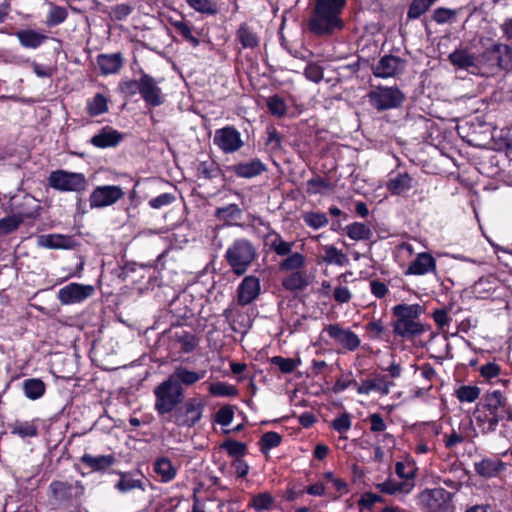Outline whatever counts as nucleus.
<instances>
[{"mask_svg":"<svg viewBox=\"0 0 512 512\" xmlns=\"http://www.w3.org/2000/svg\"><path fill=\"white\" fill-rule=\"evenodd\" d=\"M430 273L435 276L438 275L436 259L429 252L418 253L405 271V275L416 276H422Z\"/></svg>","mask_w":512,"mask_h":512,"instance_id":"obj_15","label":"nucleus"},{"mask_svg":"<svg viewBox=\"0 0 512 512\" xmlns=\"http://www.w3.org/2000/svg\"><path fill=\"white\" fill-rule=\"evenodd\" d=\"M393 330L401 337L412 338L421 335L425 331V326L417 319H396Z\"/></svg>","mask_w":512,"mask_h":512,"instance_id":"obj_22","label":"nucleus"},{"mask_svg":"<svg viewBox=\"0 0 512 512\" xmlns=\"http://www.w3.org/2000/svg\"><path fill=\"white\" fill-rule=\"evenodd\" d=\"M92 285L70 283L58 291V300L63 305L81 303L94 294Z\"/></svg>","mask_w":512,"mask_h":512,"instance_id":"obj_10","label":"nucleus"},{"mask_svg":"<svg viewBox=\"0 0 512 512\" xmlns=\"http://www.w3.org/2000/svg\"><path fill=\"white\" fill-rule=\"evenodd\" d=\"M256 248L245 238L234 240L226 249L225 259L231 270L238 276L243 275L256 258Z\"/></svg>","mask_w":512,"mask_h":512,"instance_id":"obj_2","label":"nucleus"},{"mask_svg":"<svg viewBox=\"0 0 512 512\" xmlns=\"http://www.w3.org/2000/svg\"><path fill=\"white\" fill-rule=\"evenodd\" d=\"M305 224L313 229H319L328 224V218L324 213L307 212L303 215Z\"/></svg>","mask_w":512,"mask_h":512,"instance_id":"obj_50","label":"nucleus"},{"mask_svg":"<svg viewBox=\"0 0 512 512\" xmlns=\"http://www.w3.org/2000/svg\"><path fill=\"white\" fill-rule=\"evenodd\" d=\"M213 142L224 153H234L243 146L241 134L233 126L217 129Z\"/></svg>","mask_w":512,"mask_h":512,"instance_id":"obj_8","label":"nucleus"},{"mask_svg":"<svg viewBox=\"0 0 512 512\" xmlns=\"http://www.w3.org/2000/svg\"><path fill=\"white\" fill-rule=\"evenodd\" d=\"M281 439V436L277 432L270 431L263 434L260 439L261 451L267 453L272 448L279 446Z\"/></svg>","mask_w":512,"mask_h":512,"instance_id":"obj_52","label":"nucleus"},{"mask_svg":"<svg viewBox=\"0 0 512 512\" xmlns=\"http://www.w3.org/2000/svg\"><path fill=\"white\" fill-rule=\"evenodd\" d=\"M149 485V481L144 477L141 479H130V498L137 502L141 508L149 507L152 502L151 494L146 491Z\"/></svg>","mask_w":512,"mask_h":512,"instance_id":"obj_20","label":"nucleus"},{"mask_svg":"<svg viewBox=\"0 0 512 512\" xmlns=\"http://www.w3.org/2000/svg\"><path fill=\"white\" fill-rule=\"evenodd\" d=\"M234 417V411L232 407L225 406L220 408L216 413V422L222 426H228Z\"/></svg>","mask_w":512,"mask_h":512,"instance_id":"obj_61","label":"nucleus"},{"mask_svg":"<svg viewBox=\"0 0 512 512\" xmlns=\"http://www.w3.org/2000/svg\"><path fill=\"white\" fill-rule=\"evenodd\" d=\"M351 425L352 421L348 413L341 414L331 423L332 428L340 434L346 433L351 428Z\"/></svg>","mask_w":512,"mask_h":512,"instance_id":"obj_59","label":"nucleus"},{"mask_svg":"<svg viewBox=\"0 0 512 512\" xmlns=\"http://www.w3.org/2000/svg\"><path fill=\"white\" fill-rule=\"evenodd\" d=\"M97 64L104 75L116 73L122 66L121 54H100L97 57Z\"/></svg>","mask_w":512,"mask_h":512,"instance_id":"obj_29","label":"nucleus"},{"mask_svg":"<svg viewBox=\"0 0 512 512\" xmlns=\"http://www.w3.org/2000/svg\"><path fill=\"white\" fill-rule=\"evenodd\" d=\"M261 286L257 277H245L237 288V300L242 306L252 303L260 294Z\"/></svg>","mask_w":512,"mask_h":512,"instance_id":"obj_17","label":"nucleus"},{"mask_svg":"<svg viewBox=\"0 0 512 512\" xmlns=\"http://www.w3.org/2000/svg\"><path fill=\"white\" fill-rule=\"evenodd\" d=\"M383 502V498L375 493L366 492L361 495L358 503L360 506L371 509L376 503Z\"/></svg>","mask_w":512,"mask_h":512,"instance_id":"obj_63","label":"nucleus"},{"mask_svg":"<svg viewBox=\"0 0 512 512\" xmlns=\"http://www.w3.org/2000/svg\"><path fill=\"white\" fill-rule=\"evenodd\" d=\"M345 0H316L309 29L316 35H326L336 29H341L343 22L340 14L344 8Z\"/></svg>","mask_w":512,"mask_h":512,"instance_id":"obj_1","label":"nucleus"},{"mask_svg":"<svg viewBox=\"0 0 512 512\" xmlns=\"http://www.w3.org/2000/svg\"><path fill=\"white\" fill-rule=\"evenodd\" d=\"M480 395V389L476 386H461L456 391V396L461 402H474Z\"/></svg>","mask_w":512,"mask_h":512,"instance_id":"obj_51","label":"nucleus"},{"mask_svg":"<svg viewBox=\"0 0 512 512\" xmlns=\"http://www.w3.org/2000/svg\"><path fill=\"white\" fill-rule=\"evenodd\" d=\"M413 186V179L407 173L390 174L386 182L387 190L393 195H401L409 191Z\"/></svg>","mask_w":512,"mask_h":512,"instance_id":"obj_24","label":"nucleus"},{"mask_svg":"<svg viewBox=\"0 0 512 512\" xmlns=\"http://www.w3.org/2000/svg\"><path fill=\"white\" fill-rule=\"evenodd\" d=\"M403 100L404 94L393 87H377L369 93L371 105L379 111L396 108Z\"/></svg>","mask_w":512,"mask_h":512,"instance_id":"obj_7","label":"nucleus"},{"mask_svg":"<svg viewBox=\"0 0 512 512\" xmlns=\"http://www.w3.org/2000/svg\"><path fill=\"white\" fill-rule=\"evenodd\" d=\"M49 185L59 191L80 192L85 189L87 182L82 173L65 170L53 171L49 178Z\"/></svg>","mask_w":512,"mask_h":512,"instance_id":"obj_5","label":"nucleus"},{"mask_svg":"<svg viewBox=\"0 0 512 512\" xmlns=\"http://www.w3.org/2000/svg\"><path fill=\"white\" fill-rule=\"evenodd\" d=\"M456 12L448 8H437L433 13V20L438 24H444L452 20Z\"/></svg>","mask_w":512,"mask_h":512,"instance_id":"obj_62","label":"nucleus"},{"mask_svg":"<svg viewBox=\"0 0 512 512\" xmlns=\"http://www.w3.org/2000/svg\"><path fill=\"white\" fill-rule=\"evenodd\" d=\"M266 167L260 160H251L245 163H239L234 166V172L237 176L243 178H252L260 175Z\"/></svg>","mask_w":512,"mask_h":512,"instance_id":"obj_31","label":"nucleus"},{"mask_svg":"<svg viewBox=\"0 0 512 512\" xmlns=\"http://www.w3.org/2000/svg\"><path fill=\"white\" fill-rule=\"evenodd\" d=\"M308 285L307 273L294 271L282 279V286L289 291L302 290Z\"/></svg>","mask_w":512,"mask_h":512,"instance_id":"obj_33","label":"nucleus"},{"mask_svg":"<svg viewBox=\"0 0 512 512\" xmlns=\"http://www.w3.org/2000/svg\"><path fill=\"white\" fill-rule=\"evenodd\" d=\"M155 471L161 476L164 482L172 480L176 475L175 467L172 465L171 461L166 458H161L156 461Z\"/></svg>","mask_w":512,"mask_h":512,"instance_id":"obj_42","label":"nucleus"},{"mask_svg":"<svg viewBox=\"0 0 512 512\" xmlns=\"http://www.w3.org/2000/svg\"><path fill=\"white\" fill-rule=\"evenodd\" d=\"M347 235L353 240H367L371 236V230L363 223H352L346 226Z\"/></svg>","mask_w":512,"mask_h":512,"instance_id":"obj_46","label":"nucleus"},{"mask_svg":"<svg viewBox=\"0 0 512 512\" xmlns=\"http://www.w3.org/2000/svg\"><path fill=\"white\" fill-rule=\"evenodd\" d=\"M452 494L444 488L425 489L417 494L416 502L424 512H447Z\"/></svg>","mask_w":512,"mask_h":512,"instance_id":"obj_4","label":"nucleus"},{"mask_svg":"<svg viewBox=\"0 0 512 512\" xmlns=\"http://www.w3.org/2000/svg\"><path fill=\"white\" fill-rule=\"evenodd\" d=\"M136 87L149 106H159L164 101L163 93L157 82L147 74H143L139 80H135Z\"/></svg>","mask_w":512,"mask_h":512,"instance_id":"obj_13","label":"nucleus"},{"mask_svg":"<svg viewBox=\"0 0 512 512\" xmlns=\"http://www.w3.org/2000/svg\"><path fill=\"white\" fill-rule=\"evenodd\" d=\"M274 503V497L268 492H262L253 495L250 499V505L256 511L268 510Z\"/></svg>","mask_w":512,"mask_h":512,"instance_id":"obj_48","label":"nucleus"},{"mask_svg":"<svg viewBox=\"0 0 512 512\" xmlns=\"http://www.w3.org/2000/svg\"><path fill=\"white\" fill-rule=\"evenodd\" d=\"M175 200V197L170 193H163L149 201V204L154 209L170 205Z\"/></svg>","mask_w":512,"mask_h":512,"instance_id":"obj_64","label":"nucleus"},{"mask_svg":"<svg viewBox=\"0 0 512 512\" xmlns=\"http://www.w3.org/2000/svg\"><path fill=\"white\" fill-rule=\"evenodd\" d=\"M323 332L335 341L336 344L348 351H355L361 344L357 334L339 324H330L324 327Z\"/></svg>","mask_w":512,"mask_h":512,"instance_id":"obj_12","label":"nucleus"},{"mask_svg":"<svg viewBox=\"0 0 512 512\" xmlns=\"http://www.w3.org/2000/svg\"><path fill=\"white\" fill-rule=\"evenodd\" d=\"M449 59L454 66L461 69H469L475 66V58L465 50H456L449 55Z\"/></svg>","mask_w":512,"mask_h":512,"instance_id":"obj_39","label":"nucleus"},{"mask_svg":"<svg viewBox=\"0 0 512 512\" xmlns=\"http://www.w3.org/2000/svg\"><path fill=\"white\" fill-rule=\"evenodd\" d=\"M11 433L21 438H32L38 435V427L34 421H16L9 425Z\"/></svg>","mask_w":512,"mask_h":512,"instance_id":"obj_35","label":"nucleus"},{"mask_svg":"<svg viewBox=\"0 0 512 512\" xmlns=\"http://www.w3.org/2000/svg\"><path fill=\"white\" fill-rule=\"evenodd\" d=\"M209 391L215 396H234L237 393L234 386L222 382L212 383L209 387Z\"/></svg>","mask_w":512,"mask_h":512,"instance_id":"obj_56","label":"nucleus"},{"mask_svg":"<svg viewBox=\"0 0 512 512\" xmlns=\"http://www.w3.org/2000/svg\"><path fill=\"white\" fill-rule=\"evenodd\" d=\"M128 262L123 260V263H117V266L110 271L111 280L117 284L123 283L128 275L127 272Z\"/></svg>","mask_w":512,"mask_h":512,"instance_id":"obj_60","label":"nucleus"},{"mask_svg":"<svg viewBox=\"0 0 512 512\" xmlns=\"http://www.w3.org/2000/svg\"><path fill=\"white\" fill-rule=\"evenodd\" d=\"M321 251V261L327 265L343 267L349 264L348 256L334 245H323Z\"/></svg>","mask_w":512,"mask_h":512,"instance_id":"obj_25","label":"nucleus"},{"mask_svg":"<svg viewBox=\"0 0 512 512\" xmlns=\"http://www.w3.org/2000/svg\"><path fill=\"white\" fill-rule=\"evenodd\" d=\"M205 374L206 372L204 370L191 371L185 367L180 366L177 367L169 377L174 378V381L180 384L189 386L203 379L205 377Z\"/></svg>","mask_w":512,"mask_h":512,"instance_id":"obj_30","label":"nucleus"},{"mask_svg":"<svg viewBox=\"0 0 512 512\" xmlns=\"http://www.w3.org/2000/svg\"><path fill=\"white\" fill-rule=\"evenodd\" d=\"M499 44H493L485 49L480 57V63L489 68H499Z\"/></svg>","mask_w":512,"mask_h":512,"instance_id":"obj_43","label":"nucleus"},{"mask_svg":"<svg viewBox=\"0 0 512 512\" xmlns=\"http://www.w3.org/2000/svg\"><path fill=\"white\" fill-rule=\"evenodd\" d=\"M271 362L278 366V368L281 370V372L283 373H291L293 372L297 366H298V363L297 361H295L294 359L292 358H283V357H280V356H275L271 359Z\"/></svg>","mask_w":512,"mask_h":512,"instance_id":"obj_58","label":"nucleus"},{"mask_svg":"<svg viewBox=\"0 0 512 512\" xmlns=\"http://www.w3.org/2000/svg\"><path fill=\"white\" fill-rule=\"evenodd\" d=\"M121 140L122 135L118 131L106 126L91 138L90 143L97 148L104 149L117 146Z\"/></svg>","mask_w":512,"mask_h":512,"instance_id":"obj_21","label":"nucleus"},{"mask_svg":"<svg viewBox=\"0 0 512 512\" xmlns=\"http://www.w3.org/2000/svg\"><path fill=\"white\" fill-rule=\"evenodd\" d=\"M499 68L512 70V48L505 44H499Z\"/></svg>","mask_w":512,"mask_h":512,"instance_id":"obj_54","label":"nucleus"},{"mask_svg":"<svg viewBox=\"0 0 512 512\" xmlns=\"http://www.w3.org/2000/svg\"><path fill=\"white\" fill-rule=\"evenodd\" d=\"M415 487V484L409 482H402L395 478L389 477L385 481L376 484V489L386 495L395 496L403 499L409 495Z\"/></svg>","mask_w":512,"mask_h":512,"instance_id":"obj_18","label":"nucleus"},{"mask_svg":"<svg viewBox=\"0 0 512 512\" xmlns=\"http://www.w3.org/2000/svg\"><path fill=\"white\" fill-rule=\"evenodd\" d=\"M108 110L107 99L101 94L97 93L91 100L87 103V113L94 117L101 115Z\"/></svg>","mask_w":512,"mask_h":512,"instance_id":"obj_41","label":"nucleus"},{"mask_svg":"<svg viewBox=\"0 0 512 512\" xmlns=\"http://www.w3.org/2000/svg\"><path fill=\"white\" fill-rule=\"evenodd\" d=\"M237 38L244 48H254L258 45L256 34L246 24H242L239 27Z\"/></svg>","mask_w":512,"mask_h":512,"instance_id":"obj_45","label":"nucleus"},{"mask_svg":"<svg viewBox=\"0 0 512 512\" xmlns=\"http://www.w3.org/2000/svg\"><path fill=\"white\" fill-rule=\"evenodd\" d=\"M269 246L278 256H286L292 252L294 242L285 241L278 233L268 235Z\"/></svg>","mask_w":512,"mask_h":512,"instance_id":"obj_36","label":"nucleus"},{"mask_svg":"<svg viewBox=\"0 0 512 512\" xmlns=\"http://www.w3.org/2000/svg\"><path fill=\"white\" fill-rule=\"evenodd\" d=\"M154 394L156 397L155 409L161 415L170 413L184 398L181 384L171 377L159 384L155 388Z\"/></svg>","mask_w":512,"mask_h":512,"instance_id":"obj_3","label":"nucleus"},{"mask_svg":"<svg viewBox=\"0 0 512 512\" xmlns=\"http://www.w3.org/2000/svg\"><path fill=\"white\" fill-rule=\"evenodd\" d=\"M333 186L321 177H314L307 181V193L310 195H325Z\"/></svg>","mask_w":512,"mask_h":512,"instance_id":"obj_40","label":"nucleus"},{"mask_svg":"<svg viewBox=\"0 0 512 512\" xmlns=\"http://www.w3.org/2000/svg\"><path fill=\"white\" fill-rule=\"evenodd\" d=\"M241 210L236 204H229L216 210V217L224 222H231L241 218Z\"/></svg>","mask_w":512,"mask_h":512,"instance_id":"obj_47","label":"nucleus"},{"mask_svg":"<svg viewBox=\"0 0 512 512\" xmlns=\"http://www.w3.org/2000/svg\"><path fill=\"white\" fill-rule=\"evenodd\" d=\"M430 7L428 0H413L408 10V18L416 19L424 14Z\"/></svg>","mask_w":512,"mask_h":512,"instance_id":"obj_57","label":"nucleus"},{"mask_svg":"<svg viewBox=\"0 0 512 512\" xmlns=\"http://www.w3.org/2000/svg\"><path fill=\"white\" fill-rule=\"evenodd\" d=\"M287 257L279 263V269L286 272L303 271L306 265V257L302 253L295 252L286 255Z\"/></svg>","mask_w":512,"mask_h":512,"instance_id":"obj_34","label":"nucleus"},{"mask_svg":"<svg viewBox=\"0 0 512 512\" xmlns=\"http://www.w3.org/2000/svg\"><path fill=\"white\" fill-rule=\"evenodd\" d=\"M486 408L491 416L490 426L492 429L498 422H512V408L500 391H493L487 396Z\"/></svg>","mask_w":512,"mask_h":512,"instance_id":"obj_6","label":"nucleus"},{"mask_svg":"<svg viewBox=\"0 0 512 512\" xmlns=\"http://www.w3.org/2000/svg\"><path fill=\"white\" fill-rule=\"evenodd\" d=\"M186 2L199 13L208 15H215L217 13L216 3L212 0H186Z\"/></svg>","mask_w":512,"mask_h":512,"instance_id":"obj_49","label":"nucleus"},{"mask_svg":"<svg viewBox=\"0 0 512 512\" xmlns=\"http://www.w3.org/2000/svg\"><path fill=\"white\" fill-rule=\"evenodd\" d=\"M36 211L18 213L17 215L6 216L0 219V236H6L19 228L24 219L34 218Z\"/></svg>","mask_w":512,"mask_h":512,"instance_id":"obj_26","label":"nucleus"},{"mask_svg":"<svg viewBox=\"0 0 512 512\" xmlns=\"http://www.w3.org/2000/svg\"><path fill=\"white\" fill-rule=\"evenodd\" d=\"M38 245L48 249H69L71 248V237L62 234L40 235Z\"/></svg>","mask_w":512,"mask_h":512,"instance_id":"obj_27","label":"nucleus"},{"mask_svg":"<svg viewBox=\"0 0 512 512\" xmlns=\"http://www.w3.org/2000/svg\"><path fill=\"white\" fill-rule=\"evenodd\" d=\"M23 393L29 400H38L46 392V384L40 378H28L22 382Z\"/></svg>","mask_w":512,"mask_h":512,"instance_id":"obj_28","label":"nucleus"},{"mask_svg":"<svg viewBox=\"0 0 512 512\" xmlns=\"http://www.w3.org/2000/svg\"><path fill=\"white\" fill-rule=\"evenodd\" d=\"M267 106L269 111L277 116L282 117L286 114L287 106L284 100L279 96H272L267 100Z\"/></svg>","mask_w":512,"mask_h":512,"instance_id":"obj_53","label":"nucleus"},{"mask_svg":"<svg viewBox=\"0 0 512 512\" xmlns=\"http://www.w3.org/2000/svg\"><path fill=\"white\" fill-rule=\"evenodd\" d=\"M403 68V61L399 57L386 55L374 66L373 73L376 77L389 78L400 73Z\"/></svg>","mask_w":512,"mask_h":512,"instance_id":"obj_19","label":"nucleus"},{"mask_svg":"<svg viewBox=\"0 0 512 512\" xmlns=\"http://www.w3.org/2000/svg\"><path fill=\"white\" fill-rule=\"evenodd\" d=\"M20 45L26 49H37L46 42L48 36L34 29H21L14 34Z\"/></svg>","mask_w":512,"mask_h":512,"instance_id":"obj_23","label":"nucleus"},{"mask_svg":"<svg viewBox=\"0 0 512 512\" xmlns=\"http://www.w3.org/2000/svg\"><path fill=\"white\" fill-rule=\"evenodd\" d=\"M80 462L85 468L89 469V472L105 473L111 470L117 459L114 454L92 455L84 453L80 457Z\"/></svg>","mask_w":512,"mask_h":512,"instance_id":"obj_16","label":"nucleus"},{"mask_svg":"<svg viewBox=\"0 0 512 512\" xmlns=\"http://www.w3.org/2000/svg\"><path fill=\"white\" fill-rule=\"evenodd\" d=\"M52 497L60 504L70 503L72 499L79 498L84 493V487L76 481L74 484L67 481L54 480L49 485Z\"/></svg>","mask_w":512,"mask_h":512,"instance_id":"obj_9","label":"nucleus"},{"mask_svg":"<svg viewBox=\"0 0 512 512\" xmlns=\"http://www.w3.org/2000/svg\"><path fill=\"white\" fill-rule=\"evenodd\" d=\"M124 192L115 185H104L96 187L89 197L91 208H102L116 203L122 198Z\"/></svg>","mask_w":512,"mask_h":512,"instance_id":"obj_11","label":"nucleus"},{"mask_svg":"<svg viewBox=\"0 0 512 512\" xmlns=\"http://www.w3.org/2000/svg\"><path fill=\"white\" fill-rule=\"evenodd\" d=\"M396 319H417L422 313V307L419 304H398L392 308Z\"/></svg>","mask_w":512,"mask_h":512,"instance_id":"obj_37","label":"nucleus"},{"mask_svg":"<svg viewBox=\"0 0 512 512\" xmlns=\"http://www.w3.org/2000/svg\"><path fill=\"white\" fill-rule=\"evenodd\" d=\"M222 448H224L230 456L233 457H241L246 453V445L242 442L227 440L222 444Z\"/></svg>","mask_w":512,"mask_h":512,"instance_id":"obj_55","label":"nucleus"},{"mask_svg":"<svg viewBox=\"0 0 512 512\" xmlns=\"http://www.w3.org/2000/svg\"><path fill=\"white\" fill-rule=\"evenodd\" d=\"M395 473L402 482L415 484L416 469L412 464L397 462L395 464Z\"/></svg>","mask_w":512,"mask_h":512,"instance_id":"obj_44","label":"nucleus"},{"mask_svg":"<svg viewBox=\"0 0 512 512\" xmlns=\"http://www.w3.org/2000/svg\"><path fill=\"white\" fill-rule=\"evenodd\" d=\"M205 402L200 397L190 398L183 406V413L176 417V423L182 426H193L201 418Z\"/></svg>","mask_w":512,"mask_h":512,"instance_id":"obj_14","label":"nucleus"},{"mask_svg":"<svg viewBox=\"0 0 512 512\" xmlns=\"http://www.w3.org/2000/svg\"><path fill=\"white\" fill-rule=\"evenodd\" d=\"M504 469V464L495 459H483L482 461L475 463L476 472L485 478H491L497 476Z\"/></svg>","mask_w":512,"mask_h":512,"instance_id":"obj_32","label":"nucleus"},{"mask_svg":"<svg viewBox=\"0 0 512 512\" xmlns=\"http://www.w3.org/2000/svg\"><path fill=\"white\" fill-rule=\"evenodd\" d=\"M67 18L68 11L65 7L51 4L45 23L48 27H55L65 22Z\"/></svg>","mask_w":512,"mask_h":512,"instance_id":"obj_38","label":"nucleus"}]
</instances>
